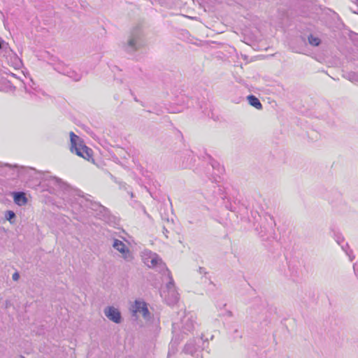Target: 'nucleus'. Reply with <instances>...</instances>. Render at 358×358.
Returning a JSON list of instances; mask_svg holds the SVG:
<instances>
[{"label": "nucleus", "instance_id": "10", "mask_svg": "<svg viewBox=\"0 0 358 358\" xmlns=\"http://www.w3.org/2000/svg\"><path fill=\"white\" fill-rule=\"evenodd\" d=\"M21 358H24V357H21Z\"/></svg>", "mask_w": 358, "mask_h": 358}, {"label": "nucleus", "instance_id": "3", "mask_svg": "<svg viewBox=\"0 0 358 358\" xmlns=\"http://www.w3.org/2000/svg\"><path fill=\"white\" fill-rule=\"evenodd\" d=\"M105 314L108 319L113 321L114 322H115V323L120 322V320H121L120 313L118 311L117 309H116L113 307H108L105 310Z\"/></svg>", "mask_w": 358, "mask_h": 358}, {"label": "nucleus", "instance_id": "5", "mask_svg": "<svg viewBox=\"0 0 358 358\" xmlns=\"http://www.w3.org/2000/svg\"><path fill=\"white\" fill-rule=\"evenodd\" d=\"M13 199L15 203L18 206H23L27 203V199L26 198L25 194L23 192L14 193Z\"/></svg>", "mask_w": 358, "mask_h": 358}, {"label": "nucleus", "instance_id": "6", "mask_svg": "<svg viewBox=\"0 0 358 358\" xmlns=\"http://www.w3.org/2000/svg\"><path fill=\"white\" fill-rule=\"evenodd\" d=\"M247 99L248 100L249 103L251 106H254L255 108L258 110H261L262 108V104L255 96L249 95Z\"/></svg>", "mask_w": 358, "mask_h": 358}, {"label": "nucleus", "instance_id": "7", "mask_svg": "<svg viewBox=\"0 0 358 358\" xmlns=\"http://www.w3.org/2000/svg\"><path fill=\"white\" fill-rule=\"evenodd\" d=\"M308 42L312 45L318 46L320 44V39L313 35H310L308 36Z\"/></svg>", "mask_w": 358, "mask_h": 358}, {"label": "nucleus", "instance_id": "9", "mask_svg": "<svg viewBox=\"0 0 358 358\" xmlns=\"http://www.w3.org/2000/svg\"><path fill=\"white\" fill-rule=\"evenodd\" d=\"M20 278L19 273L17 272H15L13 274V279L14 280H17Z\"/></svg>", "mask_w": 358, "mask_h": 358}, {"label": "nucleus", "instance_id": "2", "mask_svg": "<svg viewBox=\"0 0 358 358\" xmlns=\"http://www.w3.org/2000/svg\"><path fill=\"white\" fill-rule=\"evenodd\" d=\"M132 311L134 314L141 313L144 317H146L149 315V310L148 309L147 305L143 301H136L135 304L133 306Z\"/></svg>", "mask_w": 358, "mask_h": 358}, {"label": "nucleus", "instance_id": "8", "mask_svg": "<svg viewBox=\"0 0 358 358\" xmlns=\"http://www.w3.org/2000/svg\"><path fill=\"white\" fill-rule=\"evenodd\" d=\"M15 216L14 212L11 211V210H8L6 213V218L8 221H10L11 222V220L13 218H14Z\"/></svg>", "mask_w": 358, "mask_h": 358}, {"label": "nucleus", "instance_id": "4", "mask_svg": "<svg viewBox=\"0 0 358 358\" xmlns=\"http://www.w3.org/2000/svg\"><path fill=\"white\" fill-rule=\"evenodd\" d=\"M113 247L122 254L124 258L127 259L129 255V250L125 244L119 240H115Z\"/></svg>", "mask_w": 358, "mask_h": 358}, {"label": "nucleus", "instance_id": "1", "mask_svg": "<svg viewBox=\"0 0 358 358\" xmlns=\"http://www.w3.org/2000/svg\"><path fill=\"white\" fill-rule=\"evenodd\" d=\"M71 151L74 152L78 156L94 162L93 151L84 144L83 141L73 131L70 134Z\"/></svg>", "mask_w": 358, "mask_h": 358}]
</instances>
